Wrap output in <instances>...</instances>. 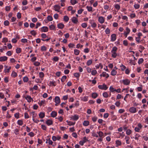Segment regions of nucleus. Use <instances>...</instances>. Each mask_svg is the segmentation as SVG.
Instances as JSON below:
<instances>
[{"label":"nucleus","instance_id":"1","mask_svg":"<svg viewBox=\"0 0 148 148\" xmlns=\"http://www.w3.org/2000/svg\"><path fill=\"white\" fill-rule=\"evenodd\" d=\"M117 47L116 46H114L112 48V49L111 51V52L112 53V57L114 58H115L117 56Z\"/></svg>","mask_w":148,"mask_h":148},{"label":"nucleus","instance_id":"2","mask_svg":"<svg viewBox=\"0 0 148 148\" xmlns=\"http://www.w3.org/2000/svg\"><path fill=\"white\" fill-rule=\"evenodd\" d=\"M98 88L99 89L106 90L108 88L106 85L104 83L103 85H100L98 86Z\"/></svg>","mask_w":148,"mask_h":148},{"label":"nucleus","instance_id":"3","mask_svg":"<svg viewBox=\"0 0 148 148\" xmlns=\"http://www.w3.org/2000/svg\"><path fill=\"white\" fill-rule=\"evenodd\" d=\"M138 127H136L134 130L136 132H139L140 130L143 127V126L140 123H139L137 125Z\"/></svg>","mask_w":148,"mask_h":148},{"label":"nucleus","instance_id":"4","mask_svg":"<svg viewBox=\"0 0 148 148\" xmlns=\"http://www.w3.org/2000/svg\"><path fill=\"white\" fill-rule=\"evenodd\" d=\"M137 111L136 108L134 107H131L129 109V111L132 113H135L137 112Z\"/></svg>","mask_w":148,"mask_h":148},{"label":"nucleus","instance_id":"5","mask_svg":"<svg viewBox=\"0 0 148 148\" xmlns=\"http://www.w3.org/2000/svg\"><path fill=\"white\" fill-rule=\"evenodd\" d=\"M54 102L56 103L55 106H57L58 104H59L60 102V100L59 97L58 96H56L54 99Z\"/></svg>","mask_w":148,"mask_h":148},{"label":"nucleus","instance_id":"6","mask_svg":"<svg viewBox=\"0 0 148 148\" xmlns=\"http://www.w3.org/2000/svg\"><path fill=\"white\" fill-rule=\"evenodd\" d=\"M89 22L91 24V27L92 28H95L97 27V25L93 20H89Z\"/></svg>","mask_w":148,"mask_h":148},{"label":"nucleus","instance_id":"7","mask_svg":"<svg viewBox=\"0 0 148 148\" xmlns=\"http://www.w3.org/2000/svg\"><path fill=\"white\" fill-rule=\"evenodd\" d=\"M123 84L126 85H129L130 82V81L128 79H125L122 80Z\"/></svg>","mask_w":148,"mask_h":148},{"label":"nucleus","instance_id":"8","mask_svg":"<svg viewBox=\"0 0 148 148\" xmlns=\"http://www.w3.org/2000/svg\"><path fill=\"white\" fill-rule=\"evenodd\" d=\"M48 28L47 27L44 26L40 28V31L41 32H46L48 31Z\"/></svg>","mask_w":148,"mask_h":148},{"label":"nucleus","instance_id":"9","mask_svg":"<svg viewBox=\"0 0 148 148\" xmlns=\"http://www.w3.org/2000/svg\"><path fill=\"white\" fill-rule=\"evenodd\" d=\"M98 21L100 23H103L105 21L104 18L101 16L99 17L98 18Z\"/></svg>","mask_w":148,"mask_h":148},{"label":"nucleus","instance_id":"10","mask_svg":"<svg viewBox=\"0 0 148 148\" xmlns=\"http://www.w3.org/2000/svg\"><path fill=\"white\" fill-rule=\"evenodd\" d=\"M116 35L115 34H112L111 35V40L112 41H114L116 39Z\"/></svg>","mask_w":148,"mask_h":148},{"label":"nucleus","instance_id":"11","mask_svg":"<svg viewBox=\"0 0 148 148\" xmlns=\"http://www.w3.org/2000/svg\"><path fill=\"white\" fill-rule=\"evenodd\" d=\"M54 10L55 11L59 12V10L60 9V7L59 5H55L54 6Z\"/></svg>","mask_w":148,"mask_h":148},{"label":"nucleus","instance_id":"12","mask_svg":"<svg viewBox=\"0 0 148 148\" xmlns=\"http://www.w3.org/2000/svg\"><path fill=\"white\" fill-rule=\"evenodd\" d=\"M100 76L106 77V78H107L109 77V75L108 73H106V72H102V73L100 75Z\"/></svg>","mask_w":148,"mask_h":148},{"label":"nucleus","instance_id":"13","mask_svg":"<svg viewBox=\"0 0 148 148\" xmlns=\"http://www.w3.org/2000/svg\"><path fill=\"white\" fill-rule=\"evenodd\" d=\"M8 57L6 56H3L0 57V61L4 62L7 60Z\"/></svg>","mask_w":148,"mask_h":148},{"label":"nucleus","instance_id":"14","mask_svg":"<svg viewBox=\"0 0 148 148\" xmlns=\"http://www.w3.org/2000/svg\"><path fill=\"white\" fill-rule=\"evenodd\" d=\"M25 99L27 101L30 103L31 102V101H33V100L32 99L31 96L29 95H27L25 97Z\"/></svg>","mask_w":148,"mask_h":148},{"label":"nucleus","instance_id":"15","mask_svg":"<svg viewBox=\"0 0 148 148\" xmlns=\"http://www.w3.org/2000/svg\"><path fill=\"white\" fill-rule=\"evenodd\" d=\"M72 21L74 23L77 24L78 22L77 18L75 17H73L71 19Z\"/></svg>","mask_w":148,"mask_h":148},{"label":"nucleus","instance_id":"16","mask_svg":"<svg viewBox=\"0 0 148 148\" xmlns=\"http://www.w3.org/2000/svg\"><path fill=\"white\" fill-rule=\"evenodd\" d=\"M53 123L52 121L50 119L47 120L46 122V123L48 126L52 125Z\"/></svg>","mask_w":148,"mask_h":148},{"label":"nucleus","instance_id":"17","mask_svg":"<svg viewBox=\"0 0 148 148\" xmlns=\"http://www.w3.org/2000/svg\"><path fill=\"white\" fill-rule=\"evenodd\" d=\"M79 117L78 115H76L72 116L71 117V119L75 121L79 119Z\"/></svg>","mask_w":148,"mask_h":148},{"label":"nucleus","instance_id":"18","mask_svg":"<svg viewBox=\"0 0 148 148\" xmlns=\"http://www.w3.org/2000/svg\"><path fill=\"white\" fill-rule=\"evenodd\" d=\"M51 115L53 117H55L57 115V112L55 111H53L51 112Z\"/></svg>","mask_w":148,"mask_h":148},{"label":"nucleus","instance_id":"19","mask_svg":"<svg viewBox=\"0 0 148 148\" xmlns=\"http://www.w3.org/2000/svg\"><path fill=\"white\" fill-rule=\"evenodd\" d=\"M88 97L87 96H85L83 97H80L81 100L84 101H86L88 100Z\"/></svg>","mask_w":148,"mask_h":148},{"label":"nucleus","instance_id":"20","mask_svg":"<svg viewBox=\"0 0 148 148\" xmlns=\"http://www.w3.org/2000/svg\"><path fill=\"white\" fill-rule=\"evenodd\" d=\"M39 117L41 118H43L45 116V113L43 112H40L38 115Z\"/></svg>","mask_w":148,"mask_h":148},{"label":"nucleus","instance_id":"21","mask_svg":"<svg viewBox=\"0 0 148 148\" xmlns=\"http://www.w3.org/2000/svg\"><path fill=\"white\" fill-rule=\"evenodd\" d=\"M64 27V25L62 23H60L58 25V27L60 29H62Z\"/></svg>","mask_w":148,"mask_h":148},{"label":"nucleus","instance_id":"22","mask_svg":"<svg viewBox=\"0 0 148 148\" xmlns=\"http://www.w3.org/2000/svg\"><path fill=\"white\" fill-rule=\"evenodd\" d=\"M117 71L114 69H112L111 72V75L113 76L115 75L117 73Z\"/></svg>","mask_w":148,"mask_h":148},{"label":"nucleus","instance_id":"23","mask_svg":"<svg viewBox=\"0 0 148 148\" xmlns=\"http://www.w3.org/2000/svg\"><path fill=\"white\" fill-rule=\"evenodd\" d=\"M114 7L117 10H119L120 8V5L117 4H116L114 5Z\"/></svg>","mask_w":148,"mask_h":148},{"label":"nucleus","instance_id":"24","mask_svg":"<svg viewBox=\"0 0 148 148\" xmlns=\"http://www.w3.org/2000/svg\"><path fill=\"white\" fill-rule=\"evenodd\" d=\"M115 142L116 144V147H117L121 145V141L119 140H116Z\"/></svg>","mask_w":148,"mask_h":148},{"label":"nucleus","instance_id":"25","mask_svg":"<svg viewBox=\"0 0 148 148\" xmlns=\"http://www.w3.org/2000/svg\"><path fill=\"white\" fill-rule=\"evenodd\" d=\"M97 133L98 134L99 136L100 137L103 138V133L102 131H99L98 132H97Z\"/></svg>","mask_w":148,"mask_h":148},{"label":"nucleus","instance_id":"26","mask_svg":"<svg viewBox=\"0 0 148 148\" xmlns=\"http://www.w3.org/2000/svg\"><path fill=\"white\" fill-rule=\"evenodd\" d=\"M95 67H96V69H98L100 67V69H102L103 68V66L101 63H100L99 65L97 64L95 66Z\"/></svg>","mask_w":148,"mask_h":148},{"label":"nucleus","instance_id":"27","mask_svg":"<svg viewBox=\"0 0 148 148\" xmlns=\"http://www.w3.org/2000/svg\"><path fill=\"white\" fill-rule=\"evenodd\" d=\"M98 96V94L96 93H93L92 95V97L94 99L97 98Z\"/></svg>","mask_w":148,"mask_h":148},{"label":"nucleus","instance_id":"28","mask_svg":"<svg viewBox=\"0 0 148 148\" xmlns=\"http://www.w3.org/2000/svg\"><path fill=\"white\" fill-rule=\"evenodd\" d=\"M89 122L88 121H85L83 123V125L84 126H87L89 125Z\"/></svg>","mask_w":148,"mask_h":148},{"label":"nucleus","instance_id":"29","mask_svg":"<svg viewBox=\"0 0 148 148\" xmlns=\"http://www.w3.org/2000/svg\"><path fill=\"white\" fill-rule=\"evenodd\" d=\"M74 54L76 55H78L80 53V51L79 50L75 49L74 50Z\"/></svg>","mask_w":148,"mask_h":148},{"label":"nucleus","instance_id":"30","mask_svg":"<svg viewBox=\"0 0 148 148\" xmlns=\"http://www.w3.org/2000/svg\"><path fill=\"white\" fill-rule=\"evenodd\" d=\"M49 28L50 30H55L56 27L55 25H51L49 26Z\"/></svg>","mask_w":148,"mask_h":148},{"label":"nucleus","instance_id":"31","mask_svg":"<svg viewBox=\"0 0 148 148\" xmlns=\"http://www.w3.org/2000/svg\"><path fill=\"white\" fill-rule=\"evenodd\" d=\"M69 18L68 16H64V20L66 22H67L69 21Z\"/></svg>","mask_w":148,"mask_h":148},{"label":"nucleus","instance_id":"32","mask_svg":"<svg viewBox=\"0 0 148 148\" xmlns=\"http://www.w3.org/2000/svg\"><path fill=\"white\" fill-rule=\"evenodd\" d=\"M126 134L127 135H130L132 133V131L130 129H128L126 131Z\"/></svg>","mask_w":148,"mask_h":148},{"label":"nucleus","instance_id":"33","mask_svg":"<svg viewBox=\"0 0 148 148\" xmlns=\"http://www.w3.org/2000/svg\"><path fill=\"white\" fill-rule=\"evenodd\" d=\"M103 96L105 98H107L108 97L109 95L108 93L106 92L103 93Z\"/></svg>","mask_w":148,"mask_h":148},{"label":"nucleus","instance_id":"34","mask_svg":"<svg viewBox=\"0 0 148 148\" xmlns=\"http://www.w3.org/2000/svg\"><path fill=\"white\" fill-rule=\"evenodd\" d=\"M11 75L12 77H15L17 75V74L16 72L13 71L12 72Z\"/></svg>","mask_w":148,"mask_h":148},{"label":"nucleus","instance_id":"35","mask_svg":"<svg viewBox=\"0 0 148 148\" xmlns=\"http://www.w3.org/2000/svg\"><path fill=\"white\" fill-rule=\"evenodd\" d=\"M17 123L18 124L20 125H22L23 124V121L21 120H18L17 121Z\"/></svg>","mask_w":148,"mask_h":148},{"label":"nucleus","instance_id":"36","mask_svg":"<svg viewBox=\"0 0 148 148\" xmlns=\"http://www.w3.org/2000/svg\"><path fill=\"white\" fill-rule=\"evenodd\" d=\"M117 118L116 116L114 115H112L111 119L112 120L115 121Z\"/></svg>","mask_w":148,"mask_h":148},{"label":"nucleus","instance_id":"37","mask_svg":"<svg viewBox=\"0 0 148 148\" xmlns=\"http://www.w3.org/2000/svg\"><path fill=\"white\" fill-rule=\"evenodd\" d=\"M88 10L89 12H92V8L91 6H86V7Z\"/></svg>","mask_w":148,"mask_h":148},{"label":"nucleus","instance_id":"38","mask_svg":"<svg viewBox=\"0 0 148 148\" xmlns=\"http://www.w3.org/2000/svg\"><path fill=\"white\" fill-rule=\"evenodd\" d=\"M45 101L44 100H42L41 101H39L38 102V103L40 106H41L42 104L45 103Z\"/></svg>","mask_w":148,"mask_h":148},{"label":"nucleus","instance_id":"39","mask_svg":"<svg viewBox=\"0 0 148 148\" xmlns=\"http://www.w3.org/2000/svg\"><path fill=\"white\" fill-rule=\"evenodd\" d=\"M70 2L72 5H74L77 3V2L76 0H71Z\"/></svg>","mask_w":148,"mask_h":148},{"label":"nucleus","instance_id":"40","mask_svg":"<svg viewBox=\"0 0 148 148\" xmlns=\"http://www.w3.org/2000/svg\"><path fill=\"white\" fill-rule=\"evenodd\" d=\"M92 63V60H89L87 61L86 62V64L88 66L90 65Z\"/></svg>","mask_w":148,"mask_h":148},{"label":"nucleus","instance_id":"41","mask_svg":"<svg viewBox=\"0 0 148 148\" xmlns=\"http://www.w3.org/2000/svg\"><path fill=\"white\" fill-rule=\"evenodd\" d=\"M66 78V75H64L63 76L61 79V82H64Z\"/></svg>","mask_w":148,"mask_h":148},{"label":"nucleus","instance_id":"42","mask_svg":"<svg viewBox=\"0 0 148 148\" xmlns=\"http://www.w3.org/2000/svg\"><path fill=\"white\" fill-rule=\"evenodd\" d=\"M11 69V67L10 66L8 69H5L4 70V72L5 73H9V72L10 70Z\"/></svg>","mask_w":148,"mask_h":148},{"label":"nucleus","instance_id":"43","mask_svg":"<svg viewBox=\"0 0 148 148\" xmlns=\"http://www.w3.org/2000/svg\"><path fill=\"white\" fill-rule=\"evenodd\" d=\"M120 67L121 68V70L122 71H124L126 68V66L122 64L120 66Z\"/></svg>","mask_w":148,"mask_h":148},{"label":"nucleus","instance_id":"44","mask_svg":"<svg viewBox=\"0 0 148 148\" xmlns=\"http://www.w3.org/2000/svg\"><path fill=\"white\" fill-rule=\"evenodd\" d=\"M109 89L110 91L112 92H113L116 90V89L113 88L112 86L110 87Z\"/></svg>","mask_w":148,"mask_h":148},{"label":"nucleus","instance_id":"45","mask_svg":"<svg viewBox=\"0 0 148 148\" xmlns=\"http://www.w3.org/2000/svg\"><path fill=\"white\" fill-rule=\"evenodd\" d=\"M125 139L126 140V143L127 144H129L130 143L129 142V140L130 139V137L128 136H126Z\"/></svg>","mask_w":148,"mask_h":148},{"label":"nucleus","instance_id":"46","mask_svg":"<svg viewBox=\"0 0 148 148\" xmlns=\"http://www.w3.org/2000/svg\"><path fill=\"white\" fill-rule=\"evenodd\" d=\"M30 34L33 36H35L36 34V32L34 30L31 31L30 32Z\"/></svg>","mask_w":148,"mask_h":148},{"label":"nucleus","instance_id":"47","mask_svg":"<svg viewBox=\"0 0 148 148\" xmlns=\"http://www.w3.org/2000/svg\"><path fill=\"white\" fill-rule=\"evenodd\" d=\"M140 5L138 4L135 3L134 7L135 9H138L140 8Z\"/></svg>","mask_w":148,"mask_h":148},{"label":"nucleus","instance_id":"48","mask_svg":"<svg viewBox=\"0 0 148 148\" xmlns=\"http://www.w3.org/2000/svg\"><path fill=\"white\" fill-rule=\"evenodd\" d=\"M144 61V60L143 58H140L139 59L138 63L139 64H142Z\"/></svg>","mask_w":148,"mask_h":148},{"label":"nucleus","instance_id":"49","mask_svg":"<svg viewBox=\"0 0 148 148\" xmlns=\"http://www.w3.org/2000/svg\"><path fill=\"white\" fill-rule=\"evenodd\" d=\"M105 32L106 34H110V30L108 28H107L106 29Z\"/></svg>","mask_w":148,"mask_h":148},{"label":"nucleus","instance_id":"50","mask_svg":"<svg viewBox=\"0 0 148 148\" xmlns=\"http://www.w3.org/2000/svg\"><path fill=\"white\" fill-rule=\"evenodd\" d=\"M49 84L51 86H56L55 82L54 81H50Z\"/></svg>","mask_w":148,"mask_h":148},{"label":"nucleus","instance_id":"51","mask_svg":"<svg viewBox=\"0 0 148 148\" xmlns=\"http://www.w3.org/2000/svg\"><path fill=\"white\" fill-rule=\"evenodd\" d=\"M10 23L8 21L6 20L4 21V24L5 26H8L9 25Z\"/></svg>","mask_w":148,"mask_h":148},{"label":"nucleus","instance_id":"52","mask_svg":"<svg viewBox=\"0 0 148 148\" xmlns=\"http://www.w3.org/2000/svg\"><path fill=\"white\" fill-rule=\"evenodd\" d=\"M21 49L20 48H17L16 49V52L17 53H19L21 52Z\"/></svg>","mask_w":148,"mask_h":148},{"label":"nucleus","instance_id":"53","mask_svg":"<svg viewBox=\"0 0 148 148\" xmlns=\"http://www.w3.org/2000/svg\"><path fill=\"white\" fill-rule=\"evenodd\" d=\"M28 80V78L27 76L24 77L23 78V81L24 82H27Z\"/></svg>","mask_w":148,"mask_h":148},{"label":"nucleus","instance_id":"54","mask_svg":"<svg viewBox=\"0 0 148 148\" xmlns=\"http://www.w3.org/2000/svg\"><path fill=\"white\" fill-rule=\"evenodd\" d=\"M14 133L16 135H17L19 133V130L18 129H16L14 130Z\"/></svg>","mask_w":148,"mask_h":148},{"label":"nucleus","instance_id":"55","mask_svg":"<svg viewBox=\"0 0 148 148\" xmlns=\"http://www.w3.org/2000/svg\"><path fill=\"white\" fill-rule=\"evenodd\" d=\"M135 138L136 140H138V138L139 137H140V135L138 134H137L135 135Z\"/></svg>","mask_w":148,"mask_h":148},{"label":"nucleus","instance_id":"56","mask_svg":"<svg viewBox=\"0 0 148 148\" xmlns=\"http://www.w3.org/2000/svg\"><path fill=\"white\" fill-rule=\"evenodd\" d=\"M47 50L46 47L44 46L41 47V51H46Z\"/></svg>","mask_w":148,"mask_h":148},{"label":"nucleus","instance_id":"57","mask_svg":"<svg viewBox=\"0 0 148 148\" xmlns=\"http://www.w3.org/2000/svg\"><path fill=\"white\" fill-rule=\"evenodd\" d=\"M47 19L49 21H51L53 20V18L51 16L49 15L47 17Z\"/></svg>","mask_w":148,"mask_h":148},{"label":"nucleus","instance_id":"58","mask_svg":"<svg viewBox=\"0 0 148 148\" xmlns=\"http://www.w3.org/2000/svg\"><path fill=\"white\" fill-rule=\"evenodd\" d=\"M44 74L42 72H40L39 73V76L40 78H43L44 76Z\"/></svg>","mask_w":148,"mask_h":148},{"label":"nucleus","instance_id":"59","mask_svg":"<svg viewBox=\"0 0 148 148\" xmlns=\"http://www.w3.org/2000/svg\"><path fill=\"white\" fill-rule=\"evenodd\" d=\"M27 4V0H23L22 2V4L23 5H26Z\"/></svg>","mask_w":148,"mask_h":148},{"label":"nucleus","instance_id":"60","mask_svg":"<svg viewBox=\"0 0 148 148\" xmlns=\"http://www.w3.org/2000/svg\"><path fill=\"white\" fill-rule=\"evenodd\" d=\"M32 120L34 122L36 123H38L39 121L37 119H35L33 116Z\"/></svg>","mask_w":148,"mask_h":148},{"label":"nucleus","instance_id":"61","mask_svg":"<svg viewBox=\"0 0 148 148\" xmlns=\"http://www.w3.org/2000/svg\"><path fill=\"white\" fill-rule=\"evenodd\" d=\"M97 73V71L96 70H94L92 71L91 72V74L92 75H95Z\"/></svg>","mask_w":148,"mask_h":148},{"label":"nucleus","instance_id":"62","mask_svg":"<svg viewBox=\"0 0 148 148\" xmlns=\"http://www.w3.org/2000/svg\"><path fill=\"white\" fill-rule=\"evenodd\" d=\"M41 128L42 130H46L47 129V127H46V126L45 125H41Z\"/></svg>","mask_w":148,"mask_h":148},{"label":"nucleus","instance_id":"63","mask_svg":"<svg viewBox=\"0 0 148 148\" xmlns=\"http://www.w3.org/2000/svg\"><path fill=\"white\" fill-rule=\"evenodd\" d=\"M123 44L125 46H127L128 43L127 40H123Z\"/></svg>","mask_w":148,"mask_h":148},{"label":"nucleus","instance_id":"64","mask_svg":"<svg viewBox=\"0 0 148 148\" xmlns=\"http://www.w3.org/2000/svg\"><path fill=\"white\" fill-rule=\"evenodd\" d=\"M74 75L76 77H79L80 75L78 73H74Z\"/></svg>","mask_w":148,"mask_h":148}]
</instances>
